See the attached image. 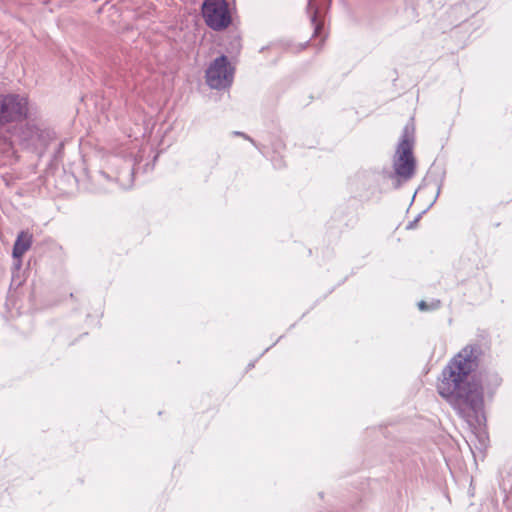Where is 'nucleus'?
Returning a JSON list of instances; mask_svg holds the SVG:
<instances>
[{"label":"nucleus","instance_id":"423d86ee","mask_svg":"<svg viewBox=\"0 0 512 512\" xmlns=\"http://www.w3.org/2000/svg\"><path fill=\"white\" fill-rule=\"evenodd\" d=\"M202 15L207 26L215 31H221L231 23L226 0H205L202 5Z\"/></svg>","mask_w":512,"mask_h":512},{"label":"nucleus","instance_id":"20e7f679","mask_svg":"<svg viewBox=\"0 0 512 512\" xmlns=\"http://www.w3.org/2000/svg\"><path fill=\"white\" fill-rule=\"evenodd\" d=\"M413 142V133L406 126L393 160V176H397L404 181L412 178L415 173L416 162L413 156Z\"/></svg>","mask_w":512,"mask_h":512},{"label":"nucleus","instance_id":"9b49d317","mask_svg":"<svg viewBox=\"0 0 512 512\" xmlns=\"http://www.w3.org/2000/svg\"><path fill=\"white\" fill-rule=\"evenodd\" d=\"M501 487L505 492H509L512 495V474L510 478H504L502 480Z\"/></svg>","mask_w":512,"mask_h":512},{"label":"nucleus","instance_id":"7ed1b4c3","mask_svg":"<svg viewBox=\"0 0 512 512\" xmlns=\"http://www.w3.org/2000/svg\"><path fill=\"white\" fill-rule=\"evenodd\" d=\"M14 136L23 149L42 157L50 142L55 139V132L43 125L27 122L16 129Z\"/></svg>","mask_w":512,"mask_h":512},{"label":"nucleus","instance_id":"f03ea898","mask_svg":"<svg viewBox=\"0 0 512 512\" xmlns=\"http://www.w3.org/2000/svg\"><path fill=\"white\" fill-rule=\"evenodd\" d=\"M28 98L19 94H0V152L7 158L15 154L7 123L21 121L28 115Z\"/></svg>","mask_w":512,"mask_h":512},{"label":"nucleus","instance_id":"6e6552de","mask_svg":"<svg viewBox=\"0 0 512 512\" xmlns=\"http://www.w3.org/2000/svg\"><path fill=\"white\" fill-rule=\"evenodd\" d=\"M33 236L28 231H21L14 242L12 256L21 261L23 255L31 248Z\"/></svg>","mask_w":512,"mask_h":512},{"label":"nucleus","instance_id":"ddd939ff","mask_svg":"<svg viewBox=\"0 0 512 512\" xmlns=\"http://www.w3.org/2000/svg\"><path fill=\"white\" fill-rule=\"evenodd\" d=\"M487 376L491 378V382L493 383V385L498 386L500 384L501 379L496 373H491L488 374Z\"/></svg>","mask_w":512,"mask_h":512},{"label":"nucleus","instance_id":"39448f33","mask_svg":"<svg viewBox=\"0 0 512 512\" xmlns=\"http://www.w3.org/2000/svg\"><path fill=\"white\" fill-rule=\"evenodd\" d=\"M235 69L226 55L215 58L205 71L207 85L211 89L223 90L229 88L234 80Z\"/></svg>","mask_w":512,"mask_h":512},{"label":"nucleus","instance_id":"1a4fd4ad","mask_svg":"<svg viewBox=\"0 0 512 512\" xmlns=\"http://www.w3.org/2000/svg\"><path fill=\"white\" fill-rule=\"evenodd\" d=\"M307 10L310 15L311 24L314 28L313 36H319L323 29V22L319 19V9L314 6L313 0H308Z\"/></svg>","mask_w":512,"mask_h":512},{"label":"nucleus","instance_id":"0eeeda50","mask_svg":"<svg viewBox=\"0 0 512 512\" xmlns=\"http://www.w3.org/2000/svg\"><path fill=\"white\" fill-rule=\"evenodd\" d=\"M110 161L112 165H117L118 163L122 162V159L118 156H113ZM135 165L136 158L133 157L132 154H130L128 157H125V159L123 160V165L119 170L115 172L114 178H112L109 174H107L104 171H100L99 176L107 181H115L122 188H127L132 184Z\"/></svg>","mask_w":512,"mask_h":512},{"label":"nucleus","instance_id":"4468645a","mask_svg":"<svg viewBox=\"0 0 512 512\" xmlns=\"http://www.w3.org/2000/svg\"><path fill=\"white\" fill-rule=\"evenodd\" d=\"M418 219H419V216L414 221L410 222L408 224L407 228L408 229L413 228L415 226V224L417 223Z\"/></svg>","mask_w":512,"mask_h":512},{"label":"nucleus","instance_id":"f257e3e1","mask_svg":"<svg viewBox=\"0 0 512 512\" xmlns=\"http://www.w3.org/2000/svg\"><path fill=\"white\" fill-rule=\"evenodd\" d=\"M481 349L464 347L443 368L437 392L471 427L481 426L484 416V384L478 373Z\"/></svg>","mask_w":512,"mask_h":512},{"label":"nucleus","instance_id":"9d476101","mask_svg":"<svg viewBox=\"0 0 512 512\" xmlns=\"http://www.w3.org/2000/svg\"><path fill=\"white\" fill-rule=\"evenodd\" d=\"M439 304H440V302L436 301V302H432L431 305H428L427 302L421 300L420 302H418V308L421 311H427V310H430V309L438 308Z\"/></svg>","mask_w":512,"mask_h":512},{"label":"nucleus","instance_id":"2eb2a0df","mask_svg":"<svg viewBox=\"0 0 512 512\" xmlns=\"http://www.w3.org/2000/svg\"><path fill=\"white\" fill-rule=\"evenodd\" d=\"M63 148V143L59 144V151Z\"/></svg>","mask_w":512,"mask_h":512},{"label":"nucleus","instance_id":"f8f14e48","mask_svg":"<svg viewBox=\"0 0 512 512\" xmlns=\"http://www.w3.org/2000/svg\"><path fill=\"white\" fill-rule=\"evenodd\" d=\"M233 135L244 138L245 140L251 142L257 149H259L257 143L249 135L245 134L244 132L234 131Z\"/></svg>","mask_w":512,"mask_h":512}]
</instances>
